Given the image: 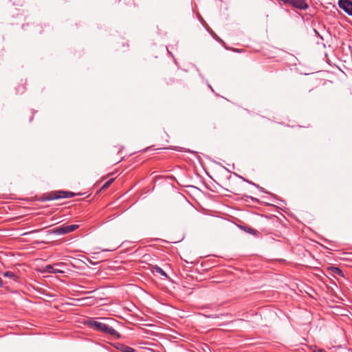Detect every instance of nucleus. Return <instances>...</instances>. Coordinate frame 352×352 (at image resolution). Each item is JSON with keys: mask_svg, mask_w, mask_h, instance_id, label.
Masks as SVG:
<instances>
[{"mask_svg": "<svg viewBox=\"0 0 352 352\" xmlns=\"http://www.w3.org/2000/svg\"><path fill=\"white\" fill-rule=\"evenodd\" d=\"M59 265L60 264H54V265H47L46 266L44 267L43 272H47V273H62L63 271L54 268V266Z\"/></svg>", "mask_w": 352, "mask_h": 352, "instance_id": "5", "label": "nucleus"}, {"mask_svg": "<svg viewBox=\"0 0 352 352\" xmlns=\"http://www.w3.org/2000/svg\"><path fill=\"white\" fill-rule=\"evenodd\" d=\"M79 227L78 225L76 224H72V225H67L65 226L63 225L61 226L55 228L52 230H50L47 231L48 234H58V235H63L69 232H72L76 229H78Z\"/></svg>", "mask_w": 352, "mask_h": 352, "instance_id": "2", "label": "nucleus"}, {"mask_svg": "<svg viewBox=\"0 0 352 352\" xmlns=\"http://www.w3.org/2000/svg\"><path fill=\"white\" fill-rule=\"evenodd\" d=\"M315 352H327V351L322 349H318L315 351Z\"/></svg>", "mask_w": 352, "mask_h": 352, "instance_id": "14", "label": "nucleus"}, {"mask_svg": "<svg viewBox=\"0 0 352 352\" xmlns=\"http://www.w3.org/2000/svg\"><path fill=\"white\" fill-rule=\"evenodd\" d=\"M116 348L122 352H135V351L134 349H133L130 346H128L126 345H124L123 344H121V343H118L116 345Z\"/></svg>", "mask_w": 352, "mask_h": 352, "instance_id": "6", "label": "nucleus"}, {"mask_svg": "<svg viewBox=\"0 0 352 352\" xmlns=\"http://www.w3.org/2000/svg\"><path fill=\"white\" fill-rule=\"evenodd\" d=\"M114 181V179H110L107 182H106L103 186L101 187L100 190L107 188Z\"/></svg>", "mask_w": 352, "mask_h": 352, "instance_id": "11", "label": "nucleus"}, {"mask_svg": "<svg viewBox=\"0 0 352 352\" xmlns=\"http://www.w3.org/2000/svg\"><path fill=\"white\" fill-rule=\"evenodd\" d=\"M41 230H32V231H30L28 232H26L25 234H23L24 235H26V234H31V233H35V232H39Z\"/></svg>", "mask_w": 352, "mask_h": 352, "instance_id": "13", "label": "nucleus"}, {"mask_svg": "<svg viewBox=\"0 0 352 352\" xmlns=\"http://www.w3.org/2000/svg\"><path fill=\"white\" fill-rule=\"evenodd\" d=\"M75 194L72 192L59 190L49 195L45 200H55L63 198H72L74 197Z\"/></svg>", "mask_w": 352, "mask_h": 352, "instance_id": "3", "label": "nucleus"}, {"mask_svg": "<svg viewBox=\"0 0 352 352\" xmlns=\"http://www.w3.org/2000/svg\"><path fill=\"white\" fill-rule=\"evenodd\" d=\"M245 232H246L248 233H250V234H252L253 235L256 234L257 232H258L257 230H254V229H253V228H252L250 227H248Z\"/></svg>", "mask_w": 352, "mask_h": 352, "instance_id": "12", "label": "nucleus"}, {"mask_svg": "<svg viewBox=\"0 0 352 352\" xmlns=\"http://www.w3.org/2000/svg\"><path fill=\"white\" fill-rule=\"evenodd\" d=\"M89 324L98 331H101L105 334L110 335L116 338H120V333L109 324L96 320H90Z\"/></svg>", "mask_w": 352, "mask_h": 352, "instance_id": "1", "label": "nucleus"}, {"mask_svg": "<svg viewBox=\"0 0 352 352\" xmlns=\"http://www.w3.org/2000/svg\"><path fill=\"white\" fill-rule=\"evenodd\" d=\"M338 6L349 15L352 16V2L350 0H339Z\"/></svg>", "mask_w": 352, "mask_h": 352, "instance_id": "4", "label": "nucleus"}, {"mask_svg": "<svg viewBox=\"0 0 352 352\" xmlns=\"http://www.w3.org/2000/svg\"><path fill=\"white\" fill-rule=\"evenodd\" d=\"M239 228H240L241 230H243L245 231L248 227H246V226H239Z\"/></svg>", "mask_w": 352, "mask_h": 352, "instance_id": "15", "label": "nucleus"}, {"mask_svg": "<svg viewBox=\"0 0 352 352\" xmlns=\"http://www.w3.org/2000/svg\"><path fill=\"white\" fill-rule=\"evenodd\" d=\"M329 269L334 274L344 277V273L339 267H331Z\"/></svg>", "mask_w": 352, "mask_h": 352, "instance_id": "8", "label": "nucleus"}, {"mask_svg": "<svg viewBox=\"0 0 352 352\" xmlns=\"http://www.w3.org/2000/svg\"><path fill=\"white\" fill-rule=\"evenodd\" d=\"M103 319L105 320H109V321L111 320V319H110V318H103Z\"/></svg>", "mask_w": 352, "mask_h": 352, "instance_id": "16", "label": "nucleus"}, {"mask_svg": "<svg viewBox=\"0 0 352 352\" xmlns=\"http://www.w3.org/2000/svg\"><path fill=\"white\" fill-rule=\"evenodd\" d=\"M236 176H238L239 178H241L243 181H244V182H247V183H248V184H252V185H253V186H256V187H257V188H260L261 190H262V189H263L261 187H259L258 185H256V184H254V182H250V181L248 180L247 179L244 178L243 177L240 176V175H238L237 174H236Z\"/></svg>", "mask_w": 352, "mask_h": 352, "instance_id": "10", "label": "nucleus"}, {"mask_svg": "<svg viewBox=\"0 0 352 352\" xmlns=\"http://www.w3.org/2000/svg\"><path fill=\"white\" fill-rule=\"evenodd\" d=\"M154 270L157 273L160 274L161 276H164L166 278L168 277L167 274L160 267L155 265L154 266Z\"/></svg>", "mask_w": 352, "mask_h": 352, "instance_id": "9", "label": "nucleus"}, {"mask_svg": "<svg viewBox=\"0 0 352 352\" xmlns=\"http://www.w3.org/2000/svg\"><path fill=\"white\" fill-rule=\"evenodd\" d=\"M3 276L6 278H12L14 281H17V280H18V276L14 272H12L11 271L5 272L3 274Z\"/></svg>", "mask_w": 352, "mask_h": 352, "instance_id": "7", "label": "nucleus"}]
</instances>
